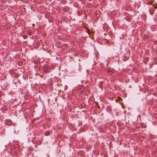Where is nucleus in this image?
Segmentation results:
<instances>
[{
	"label": "nucleus",
	"instance_id": "nucleus-1",
	"mask_svg": "<svg viewBox=\"0 0 157 157\" xmlns=\"http://www.w3.org/2000/svg\"><path fill=\"white\" fill-rule=\"evenodd\" d=\"M50 134V132L49 131H47L45 133V135L46 136L49 135Z\"/></svg>",
	"mask_w": 157,
	"mask_h": 157
}]
</instances>
